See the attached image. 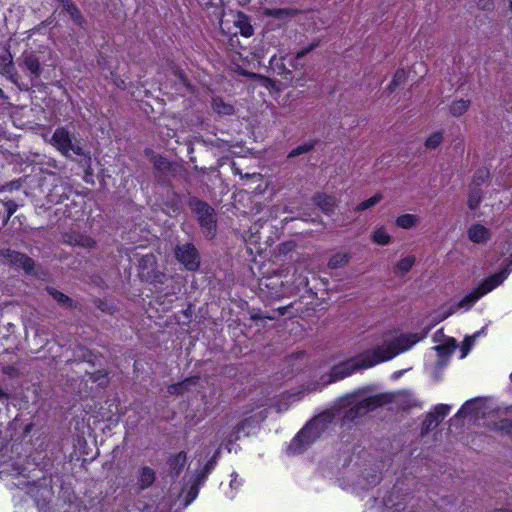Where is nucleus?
Instances as JSON below:
<instances>
[{"instance_id": "nucleus-35", "label": "nucleus", "mask_w": 512, "mask_h": 512, "mask_svg": "<svg viewBox=\"0 0 512 512\" xmlns=\"http://www.w3.org/2000/svg\"><path fill=\"white\" fill-rule=\"evenodd\" d=\"M415 261L416 258L413 255H409L400 259L395 266V273H399L401 275L408 273L412 269Z\"/></svg>"}, {"instance_id": "nucleus-48", "label": "nucleus", "mask_w": 512, "mask_h": 512, "mask_svg": "<svg viewBox=\"0 0 512 512\" xmlns=\"http://www.w3.org/2000/svg\"><path fill=\"white\" fill-rule=\"evenodd\" d=\"M295 283L298 289H304L305 291L312 293V289L309 287V280L307 277L299 276L295 279Z\"/></svg>"}, {"instance_id": "nucleus-5", "label": "nucleus", "mask_w": 512, "mask_h": 512, "mask_svg": "<svg viewBox=\"0 0 512 512\" xmlns=\"http://www.w3.org/2000/svg\"><path fill=\"white\" fill-rule=\"evenodd\" d=\"M220 29L228 35L240 33L244 37H250L253 34V28L249 18L241 12H229L223 14L220 19Z\"/></svg>"}, {"instance_id": "nucleus-3", "label": "nucleus", "mask_w": 512, "mask_h": 512, "mask_svg": "<svg viewBox=\"0 0 512 512\" xmlns=\"http://www.w3.org/2000/svg\"><path fill=\"white\" fill-rule=\"evenodd\" d=\"M188 206L195 215L202 234L207 240H213L217 235V214L215 209L206 201L190 197Z\"/></svg>"}, {"instance_id": "nucleus-54", "label": "nucleus", "mask_w": 512, "mask_h": 512, "mask_svg": "<svg viewBox=\"0 0 512 512\" xmlns=\"http://www.w3.org/2000/svg\"><path fill=\"white\" fill-rule=\"evenodd\" d=\"M9 394L0 386V403L5 404L8 402Z\"/></svg>"}, {"instance_id": "nucleus-49", "label": "nucleus", "mask_w": 512, "mask_h": 512, "mask_svg": "<svg viewBox=\"0 0 512 512\" xmlns=\"http://www.w3.org/2000/svg\"><path fill=\"white\" fill-rule=\"evenodd\" d=\"M94 304L102 312H106V313H112L113 312V307L110 306L105 300H102V299L98 298V299H96L94 301Z\"/></svg>"}, {"instance_id": "nucleus-8", "label": "nucleus", "mask_w": 512, "mask_h": 512, "mask_svg": "<svg viewBox=\"0 0 512 512\" xmlns=\"http://www.w3.org/2000/svg\"><path fill=\"white\" fill-rule=\"evenodd\" d=\"M317 424L318 419L315 418L308 422L294 436L290 445V448L294 452H301L304 448L312 444L320 436V431L316 428Z\"/></svg>"}, {"instance_id": "nucleus-10", "label": "nucleus", "mask_w": 512, "mask_h": 512, "mask_svg": "<svg viewBox=\"0 0 512 512\" xmlns=\"http://www.w3.org/2000/svg\"><path fill=\"white\" fill-rule=\"evenodd\" d=\"M451 407L447 404H438L434 407L433 411L427 413L422 422V433H428L440 424L444 418L449 414Z\"/></svg>"}, {"instance_id": "nucleus-42", "label": "nucleus", "mask_w": 512, "mask_h": 512, "mask_svg": "<svg viewBox=\"0 0 512 512\" xmlns=\"http://www.w3.org/2000/svg\"><path fill=\"white\" fill-rule=\"evenodd\" d=\"M63 7L66 9V11L69 13L70 17L76 23H81L82 15H81L80 11L78 10V8L70 0L63 1Z\"/></svg>"}, {"instance_id": "nucleus-17", "label": "nucleus", "mask_w": 512, "mask_h": 512, "mask_svg": "<svg viewBox=\"0 0 512 512\" xmlns=\"http://www.w3.org/2000/svg\"><path fill=\"white\" fill-rule=\"evenodd\" d=\"M186 462L187 454L185 451H180L177 454L171 455L167 460L170 476L177 478L184 470Z\"/></svg>"}, {"instance_id": "nucleus-57", "label": "nucleus", "mask_w": 512, "mask_h": 512, "mask_svg": "<svg viewBox=\"0 0 512 512\" xmlns=\"http://www.w3.org/2000/svg\"><path fill=\"white\" fill-rule=\"evenodd\" d=\"M468 404H469V402H467L463 407H461V408L457 411V413H456V415H455V416H457V417H458V416H462V415L464 414L465 406H466V405H468Z\"/></svg>"}, {"instance_id": "nucleus-23", "label": "nucleus", "mask_w": 512, "mask_h": 512, "mask_svg": "<svg viewBox=\"0 0 512 512\" xmlns=\"http://www.w3.org/2000/svg\"><path fill=\"white\" fill-rule=\"evenodd\" d=\"M408 83L406 70L403 68L397 69L394 73L393 79L389 84L390 93L400 92V88Z\"/></svg>"}, {"instance_id": "nucleus-64", "label": "nucleus", "mask_w": 512, "mask_h": 512, "mask_svg": "<svg viewBox=\"0 0 512 512\" xmlns=\"http://www.w3.org/2000/svg\"><path fill=\"white\" fill-rule=\"evenodd\" d=\"M510 9L512 11V0L510 1Z\"/></svg>"}, {"instance_id": "nucleus-38", "label": "nucleus", "mask_w": 512, "mask_h": 512, "mask_svg": "<svg viewBox=\"0 0 512 512\" xmlns=\"http://www.w3.org/2000/svg\"><path fill=\"white\" fill-rule=\"evenodd\" d=\"M372 240L378 245H387L391 241V236L387 233L384 227L377 228L372 234Z\"/></svg>"}, {"instance_id": "nucleus-6", "label": "nucleus", "mask_w": 512, "mask_h": 512, "mask_svg": "<svg viewBox=\"0 0 512 512\" xmlns=\"http://www.w3.org/2000/svg\"><path fill=\"white\" fill-rule=\"evenodd\" d=\"M174 257L187 271L196 272L200 268V252L191 242L177 244L174 248Z\"/></svg>"}, {"instance_id": "nucleus-63", "label": "nucleus", "mask_w": 512, "mask_h": 512, "mask_svg": "<svg viewBox=\"0 0 512 512\" xmlns=\"http://www.w3.org/2000/svg\"><path fill=\"white\" fill-rule=\"evenodd\" d=\"M189 495H193V497H196V494H194V492H192V489L189 491Z\"/></svg>"}, {"instance_id": "nucleus-62", "label": "nucleus", "mask_w": 512, "mask_h": 512, "mask_svg": "<svg viewBox=\"0 0 512 512\" xmlns=\"http://www.w3.org/2000/svg\"><path fill=\"white\" fill-rule=\"evenodd\" d=\"M156 100H159L161 104H164V98L157 97Z\"/></svg>"}, {"instance_id": "nucleus-7", "label": "nucleus", "mask_w": 512, "mask_h": 512, "mask_svg": "<svg viewBox=\"0 0 512 512\" xmlns=\"http://www.w3.org/2000/svg\"><path fill=\"white\" fill-rule=\"evenodd\" d=\"M139 278L149 284H164L166 280L165 273L159 271L156 266V258L150 253L139 259Z\"/></svg>"}, {"instance_id": "nucleus-29", "label": "nucleus", "mask_w": 512, "mask_h": 512, "mask_svg": "<svg viewBox=\"0 0 512 512\" xmlns=\"http://www.w3.org/2000/svg\"><path fill=\"white\" fill-rule=\"evenodd\" d=\"M482 293H479L475 288L465 295L460 301L457 302V308L470 309L480 298Z\"/></svg>"}, {"instance_id": "nucleus-30", "label": "nucleus", "mask_w": 512, "mask_h": 512, "mask_svg": "<svg viewBox=\"0 0 512 512\" xmlns=\"http://www.w3.org/2000/svg\"><path fill=\"white\" fill-rule=\"evenodd\" d=\"M470 103L469 98H459L450 105L449 111L454 117H459L468 110Z\"/></svg>"}, {"instance_id": "nucleus-16", "label": "nucleus", "mask_w": 512, "mask_h": 512, "mask_svg": "<svg viewBox=\"0 0 512 512\" xmlns=\"http://www.w3.org/2000/svg\"><path fill=\"white\" fill-rule=\"evenodd\" d=\"M491 231L480 223L472 224L467 230L468 239L479 245L486 244L491 239Z\"/></svg>"}, {"instance_id": "nucleus-26", "label": "nucleus", "mask_w": 512, "mask_h": 512, "mask_svg": "<svg viewBox=\"0 0 512 512\" xmlns=\"http://www.w3.org/2000/svg\"><path fill=\"white\" fill-rule=\"evenodd\" d=\"M219 454H220V451L217 450L209 459L208 461L205 463V465L203 466V468L197 473V476H196V481L198 483L204 481L208 475L213 471V469L215 468L216 464H217V460H218V457H219Z\"/></svg>"}, {"instance_id": "nucleus-56", "label": "nucleus", "mask_w": 512, "mask_h": 512, "mask_svg": "<svg viewBox=\"0 0 512 512\" xmlns=\"http://www.w3.org/2000/svg\"><path fill=\"white\" fill-rule=\"evenodd\" d=\"M288 306L279 307L277 310L280 315H285L287 312Z\"/></svg>"}, {"instance_id": "nucleus-2", "label": "nucleus", "mask_w": 512, "mask_h": 512, "mask_svg": "<svg viewBox=\"0 0 512 512\" xmlns=\"http://www.w3.org/2000/svg\"><path fill=\"white\" fill-rule=\"evenodd\" d=\"M2 99L0 117L11 120L16 128L36 130L50 126L57 119L54 107L50 105L55 98H40L41 103L32 102L30 105L22 106H10V103L6 101L9 98ZM3 123L6 121L3 120Z\"/></svg>"}, {"instance_id": "nucleus-15", "label": "nucleus", "mask_w": 512, "mask_h": 512, "mask_svg": "<svg viewBox=\"0 0 512 512\" xmlns=\"http://www.w3.org/2000/svg\"><path fill=\"white\" fill-rule=\"evenodd\" d=\"M251 93H257L259 96L278 93L280 90L269 78L254 75L251 81Z\"/></svg>"}, {"instance_id": "nucleus-53", "label": "nucleus", "mask_w": 512, "mask_h": 512, "mask_svg": "<svg viewBox=\"0 0 512 512\" xmlns=\"http://www.w3.org/2000/svg\"><path fill=\"white\" fill-rule=\"evenodd\" d=\"M3 373L9 376H14L17 374V369L14 366H6L3 368Z\"/></svg>"}, {"instance_id": "nucleus-55", "label": "nucleus", "mask_w": 512, "mask_h": 512, "mask_svg": "<svg viewBox=\"0 0 512 512\" xmlns=\"http://www.w3.org/2000/svg\"><path fill=\"white\" fill-rule=\"evenodd\" d=\"M246 421H247V420L245 419V420L241 421L240 423H238V424L236 425V430H237V432H239V430L244 429V426H245Z\"/></svg>"}, {"instance_id": "nucleus-21", "label": "nucleus", "mask_w": 512, "mask_h": 512, "mask_svg": "<svg viewBox=\"0 0 512 512\" xmlns=\"http://www.w3.org/2000/svg\"><path fill=\"white\" fill-rule=\"evenodd\" d=\"M428 68L423 61H417L406 71L408 83H415L426 75Z\"/></svg>"}, {"instance_id": "nucleus-22", "label": "nucleus", "mask_w": 512, "mask_h": 512, "mask_svg": "<svg viewBox=\"0 0 512 512\" xmlns=\"http://www.w3.org/2000/svg\"><path fill=\"white\" fill-rule=\"evenodd\" d=\"M428 68L423 61H417L406 71L408 83H415L426 75Z\"/></svg>"}, {"instance_id": "nucleus-9", "label": "nucleus", "mask_w": 512, "mask_h": 512, "mask_svg": "<svg viewBox=\"0 0 512 512\" xmlns=\"http://www.w3.org/2000/svg\"><path fill=\"white\" fill-rule=\"evenodd\" d=\"M0 256L12 267L22 269L28 275H32L35 272V261L25 253L10 248H3L0 250Z\"/></svg>"}, {"instance_id": "nucleus-20", "label": "nucleus", "mask_w": 512, "mask_h": 512, "mask_svg": "<svg viewBox=\"0 0 512 512\" xmlns=\"http://www.w3.org/2000/svg\"><path fill=\"white\" fill-rule=\"evenodd\" d=\"M198 381V376L187 377L183 381L171 384L168 387V392L172 395H183L190 390L192 385H196Z\"/></svg>"}, {"instance_id": "nucleus-28", "label": "nucleus", "mask_w": 512, "mask_h": 512, "mask_svg": "<svg viewBox=\"0 0 512 512\" xmlns=\"http://www.w3.org/2000/svg\"><path fill=\"white\" fill-rule=\"evenodd\" d=\"M24 66L31 75L38 78L41 74V65L39 59L33 54L24 56Z\"/></svg>"}, {"instance_id": "nucleus-14", "label": "nucleus", "mask_w": 512, "mask_h": 512, "mask_svg": "<svg viewBox=\"0 0 512 512\" xmlns=\"http://www.w3.org/2000/svg\"><path fill=\"white\" fill-rule=\"evenodd\" d=\"M392 403H394L398 410L409 411L417 407L418 403L413 393L410 390H398L391 392Z\"/></svg>"}, {"instance_id": "nucleus-19", "label": "nucleus", "mask_w": 512, "mask_h": 512, "mask_svg": "<svg viewBox=\"0 0 512 512\" xmlns=\"http://www.w3.org/2000/svg\"><path fill=\"white\" fill-rule=\"evenodd\" d=\"M156 480L155 471L148 466H143L138 471V488L143 491L153 485Z\"/></svg>"}, {"instance_id": "nucleus-58", "label": "nucleus", "mask_w": 512, "mask_h": 512, "mask_svg": "<svg viewBox=\"0 0 512 512\" xmlns=\"http://www.w3.org/2000/svg\"><path fill=\"white\" fill-rule=\"evenodd\" d=\"M493 512H512V510L506 508H498L494 509Z\"/></svg>"}, {"instance_id": "nucleus-34", "label": "nucleus", "mask_w": 512, "mask_h": 512, "mask_svg": "<svg viewBox=\"0 0 512 512\" xmlns=\"http://www.w3.org/2000/svg\"><path fill=\"white\" fill-rule=\"evenodd\" d=\"M317 140H310L308 142H305L301 145H298L297 147L293 148L289 153H288V158H295V157H298L302 154H306L310 151H312L315 146L317 145Z\"/></svg>"}, {"instance_id": "nucleus-46", "label": "nucleus", "mask_w": 512, "mask_h": 512, "mask_svg": "<svg viewBox=\"0 0 512 512\" xmlns=\"http://www.w3.org/2000/svg\"><path fill=\"white\" fill-rule=\"evenodd\" d=\"M264 14L266 16H271V17H275V18H282L284 16L291 15V12H290V10H287V9H266L264 11Z\"/></svg>"}, {"instance_id": "nucleus-52", "label": "nucleus", "mask_w": 512, "mask_h": 512, "mask_svg": "<svg viewBox=\"0 0 512 512\" xmlns=\"http://www.w3.org/2000/svg\"><path fill=\"white\" fill-rule=\"evenodd\" d=\"M317 46H318V43H312V44L308 45L306 48H303L302 50H300L299 52H297L296 57H297V58H302V57H304L305 55H307L308 53H310L311 51H313Z\"/></svg>"}, {"instance_id": "nucleus-31", "label": "nucleus", "mask_w": 512, "mask_h": 512, "mask_svg": "<svg viewBox=\"0 0 512 512\" xmlns=\"http://www.w3.org/2000/svg\"><path fill=\"white\" fill-rule=\"evenodd\" d=\"M350 260V254L346 252H339L334 254L328 262L330 269H338L348 264Z\"/></svg>"}, {"instance_id": "nucleus-32", "label": "nucleus", "mask_w": 512, "mask_h": 512, "mask_svg": "<svg viewBox=\"0 0 512 512\" xmlns=\"http://www.w3.org/2000/svg\"><path fill=\"white\" fill-rule=\"evenodd\" d=\"M444 140V132L442 130L431 133L424 142V146L428 150L437 149Z\"/></svg>"}, {"instance_id": "nucleus-41", "label": "nucleus", "mask_w": 512, "mask_h": 512, "mask_svg": "<svg viewBox=\"0 0 512 512\" xmlns=\"http://www.w3.org/2000/svg\"><path fill=\"white\" fill-rule=\"evenodd\" d=\"M3 64L1 66V72L7 76H9L13 82L14 80V66L12 62V56L10 54L2 57Z\"/></svg>"}, {"instance_id": "nucleus-61", "label": "nucleus", "mask_w": 512, "mask_h": 512, "mask_svg": "<svg viewBox=\"0 0 512 512\" xmlns=\"http://www.w3.org/2000/svg\"><path fill=\"white\" fill-rule=\"evenodd\" d=\"M234 484H237V481H236V480H231V482H230V486H231L232 488H234V487H235V486H234Z\"/></svg>"}, {"instance_id": "nucleus-43", "label": "nucleus", "mask_w": 512, "mask_h": 512, "mask_svg": "<svg viewBox=\"0 0 512 512\" xmlns=\"http://www.w3.org/2000/svg\"><path fill=\"white\" fill-rule=\"evenodd\" d=\"M456 348V341L454 338H451L449 340V343L446 344H440L435 347L436 351L441 356H448L451 355Z\"/></svg>"}, {"instance_id": "nucleus-12", "label": "nucleus", "mask_w": 512, "mask_h": 512, "mask_svg": "<svg viewBox=\"0 0 512 512\" xmlns=\"http://www.w3.org/2000/svg\"><path fill=\"white\" fill-rule=\"evenodd\" d=\"M508 276V271L506 269H502L501 271L491 274L488 277L484 278L475 289L482 293V297L489 292L493 291L495 288L500 286Z\"/></svg>"}, {"instance_id": "nucleus-44", "label": "nucleus", "mask_w": 512, "mask_h": 512, "mask_svg": "<svg viewBox=\"0 0 512 512\" xmlns=\"http://www.w3.org/2000/svg\"><path fill=\"white\" fill-rule=\"evenodd\" d=\"M363 412L362 407H360V402H358L355 406L348 409L344 414V420L345 421H354L356 418H358Z\"/></svg>"}, {"instance_id": "nucleus-36", "label": "nucleus", "mask_w": 512, "mask_h": 512, "mask_svg": "<svg viewBox=\"0 0 512 512\" xmlns=\"http://www.w3.org/2000/svg\"><path fill=\"white\" fill-rule=\"evenodd\" d=\"M418 222V216L414 214H402L396 218V225L403 229H411Z\"/></svg>"}, {"instance_id": "nucleus-60", "label": "nucleus", "mask_w": 512, "mask_h": 512, "mask_svg": "<svg viewBox=\"0 0 512 512\" xmlns=\"http://www.w3.org/2000/svg\"><path fill=\"white\" fill-rule=\"evenodd\" d=\"M490 6H491V3L489 1H487V3H485L483 5L484 8H490Z\"/></svg>"}, {"instance_id": "nucleus-59", "label": "nucleus", "mask_w": 512, "mask_h": 512, "mask_svg": "<svg viewBox=\"0 0 512 512\" xmlns=\"http://www.w3.org/2000/svg\"><path fill=\"white\" fill-rule=\"evenodd\" d=\"M453 312L452 311H449L447 313H445V315L442 317V320L446 319L448 316H450Z\"/></svg>"}, {"instance_id": "nucleus-40", "label": "nucleus", "mask_w": 512, "mask_h": 512, "mask_svg": "<svg viewBox=\"0 0 512 512\" xmlns=\"http://www.w3.org/2000/svg\"><path fill=\"white\" fill-rule=\"evenodd\" d=\"M382 199L381 193H376L372 197L362 201L355 207L356 212H362L378 204Z\"/></svg>"}, {"instance_id": "nucleus-1", "label": "nucleus", "mask_w": 512, "mask_h": 512, "mask_svg": "<svg viewBox=\"0 0 512 512\" xmlns=\"http://www.w3.org/2000/svg\"><path fill=\"white\" fill-rule=\"evenodd\" d=\"M418 341L419 337L417 334L400 335L386 346H377L359 355L356 359H351L336 366L333 369V376L336 379H343L358 370L368 369L382 362L389 361L398 354L409 350Z\"/></svg>"}, {"instance_id": "nucleus-24", "label": "nucleus", "mask_w": 512, "mask_h": 512, "mask_svg": "<svg viewBox=\"0 0 512 512\" xmlns=\"http://www.w3.org/2000/svg\"><path fill=\"white\" fill-rule=\"evenodd\" d=\"M67 188L63 185H55L52 190L47 194V200L51 204H61L66 199H68V195L66 193Z\"/></svg>"}, {"instance_id": "nucleus-45", "label": "nucleus", "mask_w": 512, "mask_h": 512, "mask_svg": "<svg viewBox=\"0 0 512 512\" xmlns=\"http://www.w3.org/2000/svg\"><path fill=\"white\" fill-rule=\"evenodd\" d=\"M489 175L490 174H489V171L487 169H478L474 173L473 183L476 186H481L482 184H484L488 180Z\"/></svg>"}, {"instance_id": "nucleus-13", "label": "nucleus", "mask_w": 512, "mask_h": 512, "mask_svg": "<svg viewBox=\"0 0 512 512\" xmlns=\"http://www.w3.org/2000/svg\"><path fill=\"white\" fill-rule=\"evenodd\" d=\"M392 401L391 392H382L363 398L359 402L360 407H362L365 412H370L379 407L392 404Z\"/></svg>"}, {"instance_id": "nucleus-4", "label": "nucleus", "mask_w": 512, "mask_h": 512, "mask_svg": "<svg viewBox=\"0 0 512 512\" xmlns=\"http://www.w3.org/2000/svg\"><path fill=\"white\" fill-rule=\"evenodd\" d=\"M74 136L65 126L55 129L52 134L50 144L66 158L76 156H87L84 149L77 143L73 142Z\"/></svg>"}, {"instance_id": "nucleus-50", "label": "nucleus", "mask_w": 512, "mask_h": 512, "mask_svg": "<svg viewBox=\"0 0 512 512\" xmlns=\"http://www.w3.org/2000/svg\"><path fill=\"white\" fill-rule=\"evenodd\" d=\"M474 343V339L472 337H466L461 346L462 351V357L466 356L469 350L471 349L472 345Z\"/></svg>"}, {"instance_id": "nucleus-27", "label": "nucleus", "mask_w": 512, "mask_h": 512, "mask_svg": "<svg viewBox=\"0 0 512 512\" xmlns=\"http://www.w3.org/2000/svg\"><path fill=\"white\" fill-rule=\"evenodd\" d=\"M493 431L499 433L501 436H505L512 440V420L508 418H502L493 423Z\"/></svg>"}, {"instance_id": "nucleus-33", "label": "nucleus", "mask_w": 512, "mask_h": 512, "mask_svg": "<svg viewBox=\"0 0 512 512\" xmlns=\"http://www.w3.org/2000/svg\"><path fill=\"white\" fill-rule=\"evenodd\" d=\"M224 98H212V107L220 115H232L234 107L231 104L224 103Z\"/></svg>"}, {"instance_id": "nucleus-39", "label": "nucleus", "mask_w": 512, "mask_h": 512, "mask_svg": "<svg viewBox=\"0 0 512 512\" xmlns=\"http://www.w3.org/2000/svg\"><path fill=\"white\" fill-rule=\"evenodd\" d=\"M68 237H69V240H68L69 243H73L78 246L93 247L95 244V241L91 237L83 236L81 234H73V235H69Z\"/></svg>"}, {"instance_id": "nucleus-11", "label": "nucleus", "mask_w": 512, "mask_h": 512, "mask_svg": "<svg viewBox=\"0 0 512 512\" xmlns=\"http://www.w3.org/2000/svg\"><path fill=\"white\" fill-rule=\"evenodd\" d=\"M508 276V271L506 269H502L501 271L491 274L488 277L484 278L475 289L482 293V297L489 292L493 291L495 288L500 286Z\"/></svg>"}, {"instance_id": "nucleus-18", "label": "nucleus", "mask_w": 512, "mask_h": 512, "mask_svg": "<svg viewBox=\"0 0 512 512\" xmlns=\"http://www.w3.org/2000/svg\"><path fill=\"white\" fill-rule=\"evenodd\" d=\"M314 204L326 215H330L335 210V198L325 193H316L313 196Z\"/></svg>"}, {"instance_id": "nucleus-47", "label": "nucleus", "mask_w": 512, "mask_h": 512, "mask_svg": "<svg viewBox=\"0 0 512 512\" xmlns=\"http://www.w3.org/2000/svg\"><path fill=\"white\" fill-rule=\"evenodd\" d=\"M4 207L6 218L9 219L18 209V205L14 200H8L2 203Z\"/></svg>"}, {"instance_id": "nucleus-25", "label": "nucleus", "mask_w": 512, "mask_h": 512, "mask_svg": "<svg viewBox=\"0 0 512 512\" xmlns=\"http://www.w3.org/2000/svg\"><path fill=\"white\" fill-rule=\"evenodd\" d=\"M48 294L60 305L66 307V308H69V309H73L75 308V304L72 300V298H70L68 295L64 294L63 292L57 290L56 288L54 287H47L46 288Z\"/></svg>"}, {"instance_id": "nucleus-51", "label": "nucleus", "mask_w": 512, "mask_h": 512, "mask_svg": "<svg viewBox=\"0 0 512 512\" xmlns=\"http://www.w3.org/2000/svg\"><path fill=\"white\" fill-rule=\"evenodd\" d=\"M154 166L157 169L167 170L170 168V162L164 157H159L158 159L155 160Z\"/></svg>"}, {"instance_id": "nucleus-37", "label": "nucleus", "mask_w": 512, "mask_h": 512, "mask_svg": "<svg viewBox=\"0 0 512 512\" xmlns=\"http://www.w3.org/2000/svg\"><path fill=\"white\" fill-rule=\"evenodd\" d=\"M482 190L479 187H473L469 191L468 195V207L471 210H476L482 201Z\"/></svg>"}]
</instances>
